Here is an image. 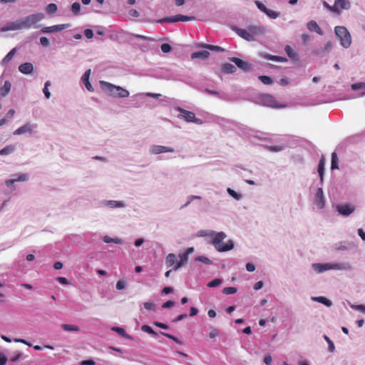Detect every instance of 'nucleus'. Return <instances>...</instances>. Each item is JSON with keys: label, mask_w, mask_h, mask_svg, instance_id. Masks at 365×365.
Returning a JSON list of instances; mask_svg holds the SVG:
<instances>
[{"label": "nucleus", "mask_w": 365, "mask_h": 365, "mask_svg": "<svg viewBox=\"0 0 365 365\" xmlns=\"http://www.w3.org/2000/svg\"><path fill=\"white\" fill-rule=\"evenodd\" d=\"M331 170L339 169V160L335 152L332 153L331 154Z\"/></svg>", "instance_id": "36"}, {"label": "nucleus", "mask_w": 365, "mask_h": 365, "mask_svg": "<svg viewBox=\"0 0 365 365\" xmlns=\"http://www.w3.org/2000/svg\"><path fill=\"white\" fill-rule=\"evenodd\" d=\"M141 330L145 333L152 334V335H156V332L148 325H143L141 327Z\"/></svg>", "instance_id": "46"}, {"label": "nucleus", "mask_w": 365, "mask_h": 365, "mask_svg": "<svg viewBox=\"0 0 365 365\" xmlns=\"http://www.w3.org/2000/svg\"><path fill=\"white\" fill-rule=\"evenodd\" d=\"M314 203L319 208L321 209L323 208L324 206L323 190L321 187L318 188L317 190Z\"/></svg>", "instance_id": "19"}, {"label": "nucleus", "mask_w": 365, "mask_h": 365, "mask_svg": "<svg viewBox=\"0 0 365 365\" xmlns=\"http://www.w3.org/2000/svg\"><path fill=\"white\" fill-rule=\"evenodd\" d=\"M21 19H17L15 21L12 22H8L5 26L1 27L0 29V31L5 32L8 31H15L19 29H22V24H21Z\"/></svg>", "instance_id": "13"}, {"label": "nucleus", "mask_w": 365, "mask_h": 365, "mask_svg": "<svg viewBox=\"0 0 365 365\" xmlns=\"http://www.w3.org/2000/svg\"><path fill=\"white\" fill-rule=\"evenodd\" d=\"M91 72V69H88L87 71H86V72L83 74L81 77V81L84 84L85 87L86 88V89L90 92H93L94 91V88L89 81Z\"/></svg>", "instance_id": "17"}, {"label": "nucleus", "mask_w": 365, "mask_h": 365, "mask_svg": "<svg viewBox=\"0 0 365 365\" xmlns=\"http://www.w3.org/2000/svg\"><path fill=\"white\" fill-rule=\"evenodd\" d=\"M160 334L172 340H173L175 342L178 343V344H181V341L175 336L170 334H168V333H165V332H160Z\"/></svg>", "instance_id": "59"}, {"label": "nucleus", "mask_w": 365, "mask_h": 365, "mask_svg": "<svg viewBox=\"0 0 365 365\" xmlns=\"http://www.w3.org/2000/svg\"><path fill=\"white\" fill-rule=\"evenodd\" d=\"M313 268L317 273H321L331 269H337L339 267V264H313Z\"/></svg>", "instance_id": "14"}, {"label": "nucleus", "mask_w": 365, "mask_h": 365, "mask_svg": "<svg viewBox=\"0 0 365 365\" xmlns=\"http://www.w3.org/2000/svg\"><path fill=\"white\" fill-rule=\"evenodd\" d=\"M313 301L320 302L327 307L331 305V302L324 297H315L312 298Z\"/></svg>", "instance_id": "32"}, {"label": "nucleus", "mask_w": 365, "mask_h": 365, "mask_svg": "<svg viewBox=\"0 0 365 365\" xmlns=\"http://www.w3.org/2000/svg\"><path fill=\"white\" fill-rule=\"evenodd\" d=\"M174 150L170 147L162 145H153L150 148V152L153 154H160L162 153H172Z\"/></svg>", "instance_id": "20"}, {"label": "nucleus", "mask_w": 365, "mask_h": 365, "mask_svg": "<svg viewBox=\"0 0 365 365\" xmlns=\"http://www.w3.org/2000/svg\"><path fill=\"white\" fill-rule=\"evenodd\" d=\"M351 308L355 309V310L361 312L365 314V306L364 305H362V304H360V305H352Z\"/></svg>", "instance_id": "62"}, {"label": "nucleus", "mask_w": 365, "mask_h": 365, "mask_svg": "<svg viewBox=\"0 0 365 365\" xmlns=\"http://www.w3.org/2000/svg\"><path fill=\"white\" fill-rule=\"evenodd\" d=\"M103 240L106 243L113 242V243L118 244V245L123 244V240L120 238H118V237L112 238L108 235L104 236L103 238Z\"/></svg>", "instance_id": "33"}, {"label": "nucleus", "mask_w": 365, "mask_h": 365, "mask_svg": "<svg viewBox=\"0 0 365 365\" xmlns=\"http://www.w3.org/2000/svg\"><path fill=\"white\" fill-rule=\"evenodd\" d=\"M258 79L265 85H271L274 83V78L269 76L261 75L258 76Z\"/></svg>", "instance_id": "31"}, {"label": "nucleus", "mask_w": 365, "mask_h": 365, "mask_svg": "<svg viewBox=\"0 0 365 365\" xmlns=\"http://www.w3.org/2000/svg\"><path fill=\"white\" fill-rule=\"evenodd\" d=\"M175 261L176 257L173 253L168 254V255L166 257L165 263L168 267L173 265H175Z\"/></svg>", "instance_id": "34"}, {"label": "nucleus", "mask_w": 365, "mask_h": 365, "mask_svg": "<svg viewBox=\"0 0 365 365\" xmlns=\"http://www.w3.org/2000/svg\"><path fill=\"white\" fill-rule=\"evenodd\" d=\"M133 36L136 38H140V39H143V40H145V41H155V39L152 37H149V36H143V35H140V34H133Z\"/></svg>", "instance_id": "56"}, {"label": "nucleus", "mask_w": 365, "mask_h": 365, "mask_svg": "<svg viewBox=\"0 0 365 365\" xmlns=\"http://www.w3.org/2000/svg\"><path fill=\"white\" fill-rule=\"evenodd\" d=\"M177 110L180 112V114L178 115L179 118H182L187 123H194L197 125L202 124V120L196 118L193 112L187 110L180 107H178Z\"/></svg>", "instance_id": "7"}, {"label": "nucleus", "mask_w": 365, "mask_h": 365, "mask_svg": "<svg viewBox=\"0 0 365 365\" xmlns=\"http://www.w3.org/2000/svg\"><path fill=\"white\" fill-rule=\"evenodd\" d=\"M45 18V14L43 13H36L30 14L23 19L21 20V24L23 29H30L31 27H34V29H38L41 27V25L36 24L38 21L43 20Z\"/></svg>", "instance_id": "4"}, {"label": "nucleus", "mask_w": 365, "mask_h": 365, "mask_svg": "<svg viewBox=\"0 0 365 365\" xmlns=\"http://www.w3.org/2000/svg\"><path fill=\"white\" fill-rule=\"evenodd\" d=\"M324 339L329 344V350L330 351H333L334 350V344L333 341L326 335L324 336Z\"/></svg>", "instance_id": "60"}, {"label": "nucleus", "mask_w": 365, "mask_h": 365, "mask_svg": "<svg viewBox=\"0 0 365 365\" xmlns=\"http://www.w3.org/2000/svg\"><path fill=\"white\" fill-rule=\"evenodd\" d=\"M221 283H222V280L220 279H215L207 284V287H216L219 286Z\"/></svg>", "instance_id": "55"}, {"label": "nucleus", "mask_w": 365, "mask_h": 365, "mask_svg": "<svg viewBox=\"0 0 365 365\" xmlns=\"http://www.w3.org/2000/svg\"><path fill=\"white\" fill-rule=\"evenodd\" d=\"M248 30L252 35H261L265 32V28L261 26L250 25L248 26Z\"/></svg>", "instance_id": "23"}, {"label": "nucleus", "mask_w": 365, "mask_h": 365, "mask_svg": "<svg viewBox=\"0 0 365 365\" xmlns=\"http://www.w3.org/2000/svg\"><path fill=\"white\" fill-rule=\"evenodd\" d=\"M40 44L43 47H48L50 45L49 39L46 36H41L39 38Z\"/></svg>", "instance_id": "53"}, {"label": "nucleus", "mask_w": 365, "mask_h": 365, "mask_svg": "<svg viewBox=\"0 0 365 365\" xmlns=\"http://www.w3.org/2000/svg\"><path fill=\"white\" fill-rule=\"evenodd\" d=\"M255 4L257 7V9L262 13L265 14L268 8L260 1L256 0L255 1Z\"/></svg>", "instance_id": "45"}, {"label": "nucleus", "mask_w": 365, "mask_h": 365, "mask_svg": "<svg viewBox=\"0 0 365 365\" xmlns=\"http://www.w3.org/2000/svg\"><path fill=\"white\" fill-rule=\"evenodd\" d=\"M37 125L35 124H32L30 123H28L21 127H19L18 129H16L14 132V135H21V134H29V135H36Z\"/></svg>", "instance_id": "11"}, {"label": "nucleus", "mask_w": 365, "mask_h": 365, "mask_svg": "<svg viewBox=\"0 0 365 365\" xmlns=\"http://www.w3.org/2000/svg\"><path fill=\"white\" fill-rule=\"evenodd\" d=\"M83 33H84V35L85 36L88 38V39H91L93 37L94 34H93V31L92 29H86L84 31H83Z\"/></svg>", "instance_id": "58"}, {"label": "nucleus", "mask_w": 365, "mask_h": 365, "mask_svg": "<svg viewBox=\"0 0 365 365\" xmlns=\"http://www.w3.org/2000/svg\"><path fill=\"white\" fill-rule=\"evenodd\" d=\"M99 83L101 89L110 96L123 98L128 97L130 95V93L127 89L120 86H116L104 81H101Z\"/></svg>", "instance_id": "2"}, {"label": "nucleus", "mask_w": 365, "mask_h": 365, "mask_svg": "<svg viewBox=\"0 0 365 365\" xmlns=\"http://www.w3.org/2000/svg\"><path fill=\"white\" fill-rule=\"evenodd\" d=\"M125 287V282L123 280H118L116 283V289L118 290H122Z\"/></svg>", "instance_id": "61"}, {"label": "nucleus", "mask_w": 365, "mask_h": 365, "mask_svg": "<svg viewBox=\"0 0 365 365\" xmlns=\"http://www.w3.org/2000/svg\"><path fill=\"white\" fill-rule=\"evenodd\" d=\"M307 29L310 31H314V32H316L317 34H318L319 35H323V31L319 26V25L317 24V23L315 21H314V20L309 21L307 23Z\"/></svg>", "instance_id": "22"}, {"label": "nucleus", "mask_w": 365, "mask_h": 365, "mask_svg": "<svg viewBox=\"0 0 365 365\" xmlns=\"http://www.w3.org/2000/svg\"><path fill=\"white\" fill-rule=\"evenodd\" d=\"M210 56V53L207 51H198L191 53L190 58L191 59L195 58H201L202 60H205L209 58Z\"/></svg>", "instance_id": "21"}, {"label": "nucleus", "mask_w": 365, "mask_h": 365, "mask_svg": "<svg viewBox=\"0 0 365 365\" xmlns=\"http://www.w3.org/2000/svg\"><path fill=\"white\" fill-rule=\"evenodd\" d=\"M257 133H262L259 130H255L247 127L236 125V134L240 137H259ZM262 134H264L262 133Z\"/></svg>", "instance_id": "9"}, {"label": "nucleus", "mask_w": 365, "mask_h": 365, "mask_svg": "<svg viewBox=\"0 0 365 365\" xmlns=\"http://www.w3.org/2000/svg\"><path fill=\"white\" fill-rule=\"evenodd\" d=\"M259 101L262 106L273 108H283L287 107L286 104L277 103L276 98L270 94H262L259 97Z\"/></svg>", "instance_id": "6"}, {"label": "nucleus", "mask_w": 365, "mask_h": 365, "mask_svg": "<svg viewBox=\"0 0 365 365\" xmlns=\"http://www.w3.org/2000/svg\"><path fill=\"white\" fill-rule=\"evenodd\" d=\"M324 159L322 157L321 160H319V165H318V173L320 176L321 180H323L324 177Z\"/></svg>", "instance_id": "39"}, {"label": "nucleus", "mask_w": 365, "mask_h": 365, "mask_svg": "<svg viewBox=\"0 0 365 365\" xmlns=\"http://www.w3.org/2000/svg\"><path fill=\"white\" fill-rule=\"evenodd\" d=\"M115 331H117L120 335L127 338V339H131V336L125 333V330L123 328L120 327H115L113 329Z\"/></svg>", "instance_id": "52"}, {"label": "nucleus", "mask_w": 365, "mask_h": 365, "mask_svg": "<svg viewBox=\"0 0 365 365\" xmlns=\"http://www.w3.org/2000/svg\"><path fill=\"white\" fill-rule=\"evenodd\" d=\"M221 69H222V71L226 74H232V73H235L237 71L236 67L230 63H223L222 65Z\"/></svg>", "instance_id": "25"}, {"label": "nucleus", "mask_w": 365, "mask_h": 365, "mask_svg": "<svg viewBox=\"0 0 365 365\" xmlns=\"http://www.w3.org/2000/svg\"><path fill=\"white\" fill-rule=\"evenodd\" d=\"M197 18L195 16H187L183 14H176L174 16H165L162 19L156 20L157 24H163V23H176V22H187L190 21L196 20Z\"/></svg>", "instance_id": "5"}, {"label": "nucleus", "mask_w": 365, "mask_h": 365, "mask_svg": "<svg viewBox=\"0 0 365 365\" xmlns=\"http://www.w3.org/2000/svg\"><path fill=\"white\" fill-rule=\"evenodd\" d=\"M209 50L215 52H225V49L220 46L210 44Z\"/></svg>", "instance_id": "51"}, {"label": "nucleus", "mask_w": 365, "mask_h": 365, "mask_svg": "<svg viewBox=\"0 0 365 365\" xmlns=\"http://www.w3.org/2000/svg\"><path fill=\"white\" fill-rule=\"evenodd\" d=\"M284 51H285L286 54L287 55V56L289 58H291L294 61H299V57L298 53L294 52L290 46H289V45L285 46Z\"/></svg>", "instance_id": "24"}, {"label": "nucleus", "mask_w": 365, "mask_h": 365, "mask_svg": "<svg viewBox=\"0 0 365 365\" xmlns=\"http://www.w3.org/2000/svg\"><path fill=\"white\" fill-rule=\"evenodd\" d=\"M351 88L353 91H359L364 90L365 91V82H358L351 85Z\"/></svg>", "instance_id": "41"}, {"label": "nucleus", "mask_w": 365, "mask_h": 365, "mask_svg": "<svg viewBox=\"0 0 365 365\" xmlns=\"http://www.w3.org/2000/svg\"><path fill=\"white\" fill-rule=\"evenodd\" d=\"M231 29L237 35L247 41H253L255 40L254 36L250 34L249 30L239 28L237 26H232Z\"/></svg>", "instance_id": "12"}, {"label": "nucleus", "mask_w": 365, "mask_h": 365, "mask_svg": "<svg viewBox=\"0 0 365 365\" xmlns=\"http://www.w3.org/2000/svg\"><path fill=\"white\" fill-rule=\"evenodd\" d=\"M227 192L229 193V195L230 196H232L233 198H235L236 200H240L242 197L241 194L237 193V192H235V190H233L231 188H227Z\"/></svg>", "instance_id": "50"}, {"label": "nucleus", "mask_w": 365, "mask_h": 365, "mask_svg": "<svg viewBox=\"0 0 365 365\" xmlns=\"http://www.w3.org/2000/svg\"><path fill=\"white\" fill-rule=\"evenodd\" d=\"M180 261L176 262L173 269L177 270L180 267H182L187 261V252H184L182 254L179 255Z\"/></svg>", "instance_id": "29"}, {"label": "nucleus", "mask_w": 365, "mask_h": 365, "mask_svg": "<svg viewBox=\"0 0 365 365\" xmlns=\"http://www.w3.org/2000/svg\"><path fill=\"white\" fill-rule=\"evenodd\" d=\"M61 328L66 331H78L79 327L76 325L63 324Z\"/></svg>", "instance_id": "35"}, {"label": "nucleus", "mask_w": 365, "mask_h": 365, "mask_svg": "<svg viewBox=\"0 0 365 365\" xmlns=\"http://www.w3.org/2000/svg\"><path fill=\"white\" fill-rule=\"evenodd\" d=\"M333 46V43L331 41H328L324 47H320L316 48L313 51V54L318 56H323L325 53H329L331 48Z\"/></svg>", "instance_id": "15"}, {"label": "nucleus", "mask_w": 365, "mask_h": 365, "mask_svg": "<svg viewBox=\"0 0 365 365\" xmlns=\"http://www.w3.org/2000/svg\"><path fill=\"white\" fill-rule=\"evenodd\" d=\"M335 3L341 9L348 10L351 7L349 0H335Z\"/></svg>", "instance_id": "30"}, {"label": "nucleus", "mask_w": 365, "mask_h": 365, "mask_svg": "<svg viewBox=\"0 0 365 365\" xmlns=\"http://www.w3.org/2000/svg\"><path fill=\"white\" fill-rule=\"evenodd\" d=\"M209 236L212 239V244L215 248L220 252L231 250L234 247V243L232 240H228L226 243L223 240L226 238L227 235L223 232H211Z\"/></svg>", "instance_id": "1"}, {"label": "nucleus", "mask_w": 365, "mask_h": 365, "mask_svg": "<svg viewBox=\"0 0 365 365\" xmlns=\"http://www.w3.org/2000/svg\"><path fill=\"white\" fill-rule=\"evenodd\" d=\"M228 60L234 63L235 65L245 73H248L252 70V66L250 63L237 57H229Z\"/></svg>", "instance_id": "10"}, {"label": "nucleus", "mask_w": 365, "mask_h": 365, "mask_svg": "<svg viewBox=\"0 0 365 365\" xmlns=\"http://www.w3.org/2000/svg\"><path fill=\"white\" fill-rule=\"evenodd\" d=\"M111 207H122L124 206L123 202L120 201L110 200L108 202Z\"/></svg>", "instance_id": "48"}, {"label": "nucleus", "mask_w": 365, "mask_h": 365, "mask_svg": "<svg viewBox=\"0 0 365 365\" xmlns=\"http://www.w3.org/2000/svg\"><path fill=\"white\" fill-rule=\"evenodd\" d=\"M71 26V24H57L51 26L43 27L38 32H36L32 34L31 38L36 37L38 34H52L56 32H61L63 30L68 29Z\"/></svg>", "instance_id": "8"}, {"label": "nucleus", "mask_w": 365, "mask_h": 365, "mask_svg": "<svg viewBox=\"0 0 365 365\" xmlns=\"http://www.w3.org/2000/svg\"><path fill=\"white\" fill-rule=\"evenodd\" d=\"M337 210L339 214L348 216L354 211V207L349 204L341 205L337 206Z\"/></svg>", "instance_id": "18"}, {"label": "nucleus", "mask_w": 365, "mask_h": 365, "mask_svg": "<svg viewBox=\"0 0 365 365\" xmlns=\"http://www.w3.org/2000/svg\"><path fill=\"white\" fill-rule=\"evenodd\" d=\"M290 83V81L288 78L287 77H283L280 79L279 83L281 85V86H288Z\"/></svg>", "instance_id": "63"}, {"label": "nucleus", "mask_w": 365, "mask_h": 365, "mask_svg": "<svg viewBox=\"0 0 365 365\" xmlns=\"http://www.w3.org/2000/svg\"><path fill=\"white\" fill-rule=\"evenodd\" d=\"M175 305V302L173 301L169 300L163 304L162 308L163 309H168L173 307Z\"/></svg>", "instance_id": "64"}, {"label": "nucleus", "mask_w": 365, "mask_h": 365, "mask_svg": "<svg viewBox=\"0 0 365 365\" xmlns=\"http://www.w3.org/2000/svg\"><path fill=\"white\" fill-rule=\"evenodd\" d=\"M237 292V289L232 287H225L222 290V293L225 294H232Z\"/></svg>", "instance_id": "47"}, {"label": "nucleus", "mask_w": 365, "mask_h": 365, "mask_svg": "<svg viewBox=\"0 0 365 365\" xmlns=\"http://www.w3.org/2000/svg\"><path fill=\"white\" fill-rule=\"evenodd\" d=\"M19 71L24 75L31 74L34 71V67L31 62H25L19 66Z\"/></svg>", "instance_id": "16"}, {"label": "nucleus", "mask_w": 365, "mask_h": 365, "mask_svg": "<svg viewBox=\"0 0 365 365\" xmlns=\"http://www.w3.org/2000/svg\"><path fill=\"white\" fill-rule=\"evenodd\" d=\"M14 150V147L11 145H8L3 149L0 150V155H4L10 153Z\"/></svg>", "instance_id": "49"}, {"label": "nucleus", "mask_w": 365, "mask_h": 365, "mask_svg": "<svg viewBox=\"0 0 365 365\" xmlns=\"http://www.w3.org/2000/svg\"><path fill=\"white\" fill-rule=\"evenodd\" d=\"M46 11L48 14H53L58 11V6L56 4L51 3L46 6Z\"/></svg>", "instance_id": "40"}, {"label": "nucleus", "mask_w": 365, "mask_h": 365, "mask_svg": "<svg viewBox=\"0 0 365 365\" xmlns=\"http://www.w3.org/2000/svg\"><path fill=\"white\" fill-rule=\"evenodd\" d=\"M334 33L340 40V44L344 48H348L351 44V36L348 29L344 26H336L334 28Z\"/></svg>", "instance_id": "3"}, {"label": "nucleus", "mask_w": 365, "mask_h": 365, "mask_svg": "<svg viewBox=\"0 0 365 365\" xmlns=\"http://www.w3.org/2000/svg\"><path fill=\"white\" fill-rule=\"evenodd\" d=\"M143 307L147 310H155V304L153 302H144Z\"/></svg>", "instance_id": "57"}, {"label": "nucleus", "mask_w": 365, "mask_h": 365, "mask_svg": "<svg viewBox=\"0 0 365 365\" xmlns=\"http://www.w3.org/2000/svg\"><path fill=\"white\" fill-rule=\"evenodd\" d=\"M81 4L79 2L76 1L73 3L71 6V11L75 16H78L81 13Z\"/></svg>", "instance_id": "37"}, {"label": "nucleus", "mask_w": 365, "mask_h": 365, "mask_svg": "<svg viewBox=\"0 0 365 365\" xmlns=\"http://www.w3.org/2000/svg\"><path fill=\"white\" fill-rule=\"evenodd\" d=\"M11 83L9 81H5L4 86L0 88V96H6L11 91Z\"/></svg>", "instance_id": "26"}, {"label": "nucleus", "mask_w": 365, "mask_h": 365, "mask_svg": "<svg viewBox=\"0 0 365 365\" xmlns=\"http://www.w3.org/2000/svg\"><path fill=\"white\" fill-rule=\"evenodd\" d=\"M204 91L209 95L215 96L220 98L225 99V98L222 95H221V93L220 92H218L217 91L211 90L210 88H205L204 89Z\"/></svg>", "instance_id": "43"}, {"label": "nucleus", "mask_w": 365, "mask_h": 365, "mask_svg": "<svg viewBox=\"0 0 365 365\" xmlns=\"http://www.w3.org/2000/svg\"><path fill=\"white\" fill-rule=\"evenodd\" d=\"M17 48H12L6 56L5 57L1 60V66H6L13 58L14 54L16 53Z\"/></svg>", "instance_id": "28"}, {"label": "nucleus", "mask_w": 365, "mask_h": 365, "mask_svg": "<svg viewBox=\"0 0 365 365\" xmlns=\"http://www.w3.org/2000/svg\"><path fill=\"white\" fill-rule=\"evenodd\" d=\"M259 56L263 58L277 62L278 56L272 55L265 52H259Z\"/></svg>", "instance_id": "38"}, {"label": "nucleus", "mask_w": 365, "mask_h": 365, "mask_svg": "<svg viewBox=\"0 0 365 365\" xmlns=\"http://www.w3.org/2000/svg\"><path fill=\"white\" fill-rule=\"evenodd\" d=\"M264 14H266L271 19H276L279 16L280 13L268 9Z\"/></svg>", "instance_id": "42"}, {"label": "nucleus", "mask_w": 365, "mask_h": 365, "mask_svg": "<svg viewBox=\"0 0 365 365\" xmlns=\"http://www.w3.org/2000/svg\"><path fill=\"white\" fill-rule=\"evenodd\" d=\"M220 334V331L218 329L215 327H212L211 331L209 333V337L210 339H214L217 336Z\"/></svg>", "instance_id": "54"}, {"label": "nucleus", "mask_w": 365, "mask_h": 365, "mask_svg": "<svg viewBox=\"0 0 365 365\" xmlns=\"http://www.w3.org/2000/svg\"><path fill=\"white\" fill-rule=\"evenodd\" d=\"M160 49L164 53H168L172 51L173 47L170 43H163L160 45Z\"/></svg>", "instance_id": "44"}, {"label": "nucleus", "mask_w": 365, "mask_h": 365, "mask_svg": "<svg viewBox=\"0 0 365 365\" xmlns=\"http://www.w3.org/2000/svg\"><path fill=\"white\" fill-rule=\"evenodd\" d=\"M28 180V176L26 174H20L18 178L16 179H11L6 181V185L7 187H10L14 183L19 181H26Z\"/></svg>", "instance_id": "27"}]
</instances>
